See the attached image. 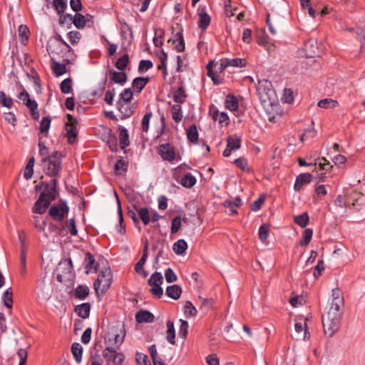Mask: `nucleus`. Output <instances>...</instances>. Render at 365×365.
I'll list each match as a JSON object with an SVG mask.
<instances>
[{
    "label": "nucleus",
    "mask_w": 365,
    "mask_h": 365,
    "mask_svg": "<svg viewBox=\"0 0 365 365\" xmlns=\"http://www.w3.org/2000/svg\"><path fill=\"white\" fill-rule=\"evenodd\" d=\"M343 313L344 307H336L331 305L327 313L322 315L324 333L327 337L333 336L339 329Z\"/></svg>",
    "instance_id": "f257e3e1"
},
{
    "label": "nucleus",
    "mask_w": 365,
    "mask_h": 365,
    "mask_svg": "<svg viewBox=\"0 0 365 365\" xmlns=\"http://www.w3.org/2000/svg\"><path fill=\"white\" fill-rule=\"evenodd\" d=\"M58 180L55 178L51 180L49 183H42L43 191L39 196L38 200L35 202L34 212L38 214H43L54 200L58 192L57 191Z\"/></svg>",
    "instance_id": "f03ea898"
},
{
    "label": "nucleus",
    "mask_w": 365,
    "mask_h": 365,
    "mask_svg": "<svg viewBox=\"0 0 365 365\" xmlns=\"http://www.w3.org/2000/svg\"><path fill=\"white\" fill-rule=\"evenodd\" d=\"M46 50L48 53L61 56L63 61L70 63L69 55L73 52L71 46L63 40L61 35L57 34L54 40H49L46 45Z\"/></svg>",
    "instance_id": "7ed1b4c3"
},
{
    "label": "nucleus",
    "mask_w": 365,
    "mask_h": 365,
    "mask_svg": "<svg viewBox=\"0 0 365 365\" xmlns=\"http://www.w3.org/2000/svg\"><path fill=\"white\" fill-rule=\"evenodd\" d=\"M46 163L45 173L51 177H56L61 169V154L58 151L53 152L51 155L43 158Z\"/></svg>",
    "instance_id": "20e7f679"
},
{
    "label": "nucleus",
    "mask_w": 365,
    "mask_h": 365,
    "mask_svg": "<svg viewBox=\"0 0 365 365\" xmlns=\"http://www.w3.org/2000/svg\"><path fill=\"white\" fill-rule=\"evenodd\" d=\"M113 281V274L110 268H106L101 270L98 276L96 281L94 282V289L98 293L101 289L102 293L106 292Z\"/></svg>",
    "instance_id": "39448f33"
},
{
    "label": "nucleus",
    "mask_w": 365,
    "mask_h": 365,
    "mask_svg": "<svg viewBox=\"0 0 365 365\" xmlns=\"http://www.w3.org/2000/svg\"><path fill=\"white\" fill-rule=\"evenodd\" d=\"M125 336V330L124 325L122 324L118 327H113L111 331L108 334V342L110 343V346L119 349L123 342Z\"/></svg>",
    "instance_id": "423d86ee"
},
{
    "label": "nucleus",
    "mask_w": 365,
    "mask_h": 365,
    "mask_svg": "<svg viewBox=\"0 0 365 365\" xmlns=\"http://www.w3.org/2000/svg\"><path fill=\"white\" fill-rule=\"evenodd\" d=\"M163 282V275L158 272L153 273L148 281V284L152 287L150 289V293L158 299H160L163 294V290L161 287Z\"/></svg>",
    "instance_id": "0eeeda50"
},
{
    "label": "nucleus",
    "mask_w": 365,
    "mask_h": 365,
    "mask_svg": "<svg viewBox=\"0 0 365 365\" xmlns=\"http://www.w3.org/2000/svg\"><path fill=\"white\" fill-rule=\"evenodd\" d=\"M118 349L108 346L103 351V356L107 362L112 361L114 365H121L125 359V356L117 352Z\"/></svg>",
    "instance_id": "6e6552de"
},
{
    "label": "nucleus",
    "mask_w": 365,
    "mask_h": 365,
    "mask_svg": "<svg viewBox=\"0 0 365 365\" xmlns=\"http://www.w3.org/2000/svg\"><path fill=\"white\" fill-rule=\"evenodd\" d=\"M61 269H63L61 273L57 274V279L58 282H63L66 279H69L72 276L71 271L73 270V264L71 259L61 261L58 264V270L61 271Z\"/></svg>",
    "instance_id": "1a4fd4ad"
},
{
    "label": "nucleus",
    "mask_w": 365,
    "mask_h": 365,
    "mask_svg": "<svg viewBox=\"0 0 365 365\" xmlns=\"http://www.w3.org/2000/svg\"><path fill=\"white\" fill-rule=\"evenodd\" d=\"M68 207L66 203H64L63 206L59 205H54L49 209V215L55 221H62L68 212Z\"/></svg>",
    "instance_id": "9d476101"
},
{
    "label": "nucleus",
    "mask_w": 365,
    "mask_h": 365,
    "mask_svg": "<svg viewBox=\"0 0 365 365\" xmlns=\"http://www.w3.org/2000/svg\"><path fill=\"white\" fill-rule=\"evenodd\" d=\"M158 153L164 160L169 162L173 161L176 157L175 149L170 143L160 145Z\"/></svg>",
    "instance_id": "9b49d317"
},
{
    "label": "nucleus",
    "mask_w": 365,
    "mask_h": 365,
    "mask_svg": "<svg viewBox=\"0 0 365 365\" xmlns=\"http://www.w3.org/2000/svg\"><path fill=\"white\" fill-rule=\"evenodd\" d=\"M241 146V139L240 137L230 135L227 138V148L223 151L224 157H229L232 151L239 149Z\"/></svg>",
    "instance_id": "f8f14e48"
},
{
    "label": "nucleus",
    "mask_w": 365,
    "mask_h": 365,
    "mask_svg": "<svg viewBox=\"0 0 365 365\" xmlns=\"http://www.w3.org/2000/svg\"><path fill=\"white\" fill-rule=\"evenodd\" d=\"M24 101L25 105L29 109L32 118L37 120H38L40 115L38 110V103L35 100H32L29 97V94L24 90Z\"/></svg>",
    "instance_id": "ddd939ff"
},
{
    "label": "nucleus",
    "mask_w": 365,
    "mask_h": 365,
    "mask_svg": "<svg viewBox=\"0 0 365 365\" xmlns=\"http://www.w3.org/2000/svg\"><path fill=\"white\" fill-rule=\"evenodd\" d=\"M117 109L121 113L120 118L125 119L130 117L134 113V106H130L123 103L121 100H118L116 102Z\"/></svg>",
    "instance_id": "4468645a"
},
{
    "label": "nucleus",
    "mask_w": 365,
    "mask_h": 365,
    "mask_svg": "<svg viewBox=\"0 0 365 365\" xmlns=\"http://www.w3.org/2000/svg\"><path fill=\"white\" fill-rule=\"evenodd\" d=\"M85 269L86 273L88 274L90 272H96L98 270V264L96 262L94 256L91 252H86L85 257Z\"/></svg>",
    "instance_id": "2eb2a0df"
},
{
    "label": "nucleus",
    "mask_w": 365,
    "mask_h": 365,
    "mask_svg": "<svg viewBox=\"0 0 365 365\" xmlns=\"http://www.w3.org/2000/svg\"><path fill=\"white\" fill-rule=\"evenodd\" d=\"M312 180V175L310 173H305L299 174L297 178L294 185L295 191H299L304 185L310 183Z\"/></svg>",
    "instance_id": "dca6fc26"
},
{
    "label": "nucleus",
    "mask_w": 365,
    "mask_h": 365,
    "mask_svg": "<svg viewBox=\"0 0 365 365\" xmlns=\"http://www.w3.org/2000/svg\"><path fill=\"white\" fill-rule=\"evenodd\" d=\"M199 21H198V27L202 30L205 31L210 24V16L206 12L205 8H202L199 9Z\"/></svg>",
    "instance_id": "f3484780"
},
{
    "label": "nucleus",
    "mask_w": 365,
    "mask_h": 365,
    "mask_svg": "<svg viewBox=\"0 0 365 365\" xmlns=\"http://www.w3.org/2000/svg\"><path fill=\"white\" fill-rule=\"evenodd\" d=\"M65 129L68 138V143L71 145L74 144L77 140L78 135L76 125L74 123H66Z\"/></svg>",
    "instance_id": "a211bd4d"
},
{
    "label": "nucleus",
    "mask_w": 365,
    "mask_h": 365,
    "mask_svg": "<svg viewBox=\"0 0 365 365\" xmlns=\"http://www.w3.org/2000/svg\"><path fill=\"white\" fill-rule=\"evenodd\" d=\"M135 319L138 323H151L154 321V315L148 310H140L135 314Z\"/></svg>",
    "instance_id": "6ab92c4d"
},
{
    "label": "nucleus",
    "mask_w": 365,
    "mask_h": 365,
    "mask_svg": "<svg viewBox=\"0 0 365 365\" xmlns=\"http://www.w3.org/2000/svg\"><path fill=\"white\" fill-rule=\"evenodd\" d=\"M119 131V144L122 150H125L130 145L129 134L128 130L121 126H118Z\"/></svg>",
    "instance_id": "aec40b11"
},
{
    "label": "nucleus",
    "mask_w": 365,
    "mask_h": 365,
    "mask_svg": "<svg viewBox=\"0 0 365 365\" xmlns=\"http://www.w3.org/2000/svg\"><path fill=\"white\" fill-rule=\"evenodd\" d=\"M171 41L178 52H182L185 50V41L182 30L175 34L173 38L169 40V41Z\"/></svg>",
    "instance_id": "412c9836"
},
{
    "label": "nucleus",
    "mask_w": 365,
    "mask_h": 365,
    "mask_svg": "<svg viewBox=\"0 0 365 365\" xmlns=\"http://www.w3.org/2000/svg\"><path fill=\"white\" fill-rule=\"evenodd\" d=\"M149 81L150 78L148 76L137 77L133 79L132 82V87L133 88L135 91L140 93Z\"/></svg>",
    "instance_id": "4be33fe9"
},
{
    "label": "nucleus",
    "mask_w": 365,
    "mask_h": 365,
    "mask_svg": "<svg viewBox=\"0 0 365 365\" xmlns=\"http://www.w3.org/2000/svg\"><path fill=\"white\" fill-rule=\"evenodd\" d=\"M182 294V288L178 284L168 286L166 288L165 294L175 300L178 299Z\"/></svg>",
    "instance_id": "5701e85b"
},
{
    "label": "nucleus",
    "mask_w": 365,
    "mask_h": 365,
    "mask_svg": "<svg viewBox=\"0 0 365 365\" xmlns=\"http://www.w3.org/2000/svg\"><path fill=\"white\" fill-rule=\"evenodd\" d=\"M332 301L331 305L339 307H344V300L341 292L339 288L332 289Z\"/></svg>",
    "instance_id": "b1692460"
},
{
    "label": "nucleus",
    "mask_w": 365,
    "mask_h": 365,
    "mask_svg": "<svg viewBox=\"0 0 365 365\" xmlns=\"http://www.w3.org/2000/svg\"><path fill=\"white\" fill-rule=\"evenodd\" d=\"M167 331H166V339L172 345L175 344V329L174 322L171 320H168L166 322Z\"/></svg>",
    "instance_id": "393cba45"
},
{
    "label": "nucleus",
    "mask_w": 365,
    "mask_h": 365,
    "mask_svg": "<svg viewBox=\"0 0 365 365\" xmlns=\"http://www.w3.org/2000/svg\"><path fill=\"white\" fill-rule=\"evenodd\" d=\"M90 311L91 304L89 303H83L75 307V312L83 319H87L89 317Z\"/></svg>",
    "instance_id": "a878e982"
},
{
    "label": "nucleus",
    "mask_w": 365,
    "mask_h": 365,
    "mask_svg": "<svg viewBox=\"0 0 365 365\" xmlns=\"http://www.w3.org/2000/svg\"><path fill=\"white\" fill-rule=\"evenodd\" d=\"M362 195L360 192L353 191L346 196L344 201V206L349 205L350 204L353 206L359 205L358 202L361 198Z\"/></svg>",
    "instance_id": "bb28decb"
},
{
    "label": "nucleus",
    "mask_w": 365,
    "mask_h": 365,
    "mask_svg": "<svg viewBox=\"0 0 365 365\" xmlns=\"http://www.w3.org/2000/svg\"><path fill=\"white\" fill-rule=\"evenodd\" d=\"M110 73L112 75L111 81L115 83L123 85L128 80L127 74L125 72L110 71Z\"/></svg>",
    "instance_id": "cd10ccee"
},
{
    "label": "nucleus",
    "mask_w": 365,
    "mask_h": 365,
    "mask_svg": "<svg viewBox=\"0 0 365 365\" xmlns=\"http://www.w3.org/2000/svg\"><path fill=\"white\" fill-rule=\"evenodd\" d=\"M89 294V288L86 285H78L74 290V297L80 300H84Z\"/></svg>",
    "instance_id": "c85d7f7f"
},
{
    "label": "nucleus",
    "mask_w": 365,
    "mask_h": 365,
    "mask_svg": "<svg viewBox=\"0 0 365 365\" xmlns=\"http://www.w3.org/2000/svg\"><path fill=\"white\" fill-rule=\"evenodd\" d=\"M51 60L53 61L51 66L52 71L56 76H61L66 73V67L65 64L55 61L53 57L51 58Z\"/></svg>",
    "instance_id": "c756f323"
},
{
    "label": "nucleus",
    "mask_w": 365,
    "mask_h": 365,
    "mask_svg": "<svg viewBox=\"0 0 365 365\" xmlns=\"http://www.w3.org/2000/svg\"><path fill=\"white\" fill-rule=\"evenodd\" d=\"M71 352L76 362L80 363L82 360V346L78 342L73 343L71 345Z\"/></svg>",
    "instance_id": "7c9ffc66"
},
{
    "label": "nucleus",
    "mask_w": 365,
    "mask_h": 365,
    "mask_svg": "<svg viewBox=\"0 0 365 365\" xmlns=\"http://www.w3.org/2000/svg\"><path fill=\"white\" fill-rule=\"evenodd\" d=\"M195 183L196 178L191 173L185 174L180 180V184L186 188L192 187Z\"/></svg>",
    "instance_id": "2f4dec72"
},
{
    "label": "nucleus",
    "mask_w": 365,
    "mask_h": 365,
    "mask_svg": "<svg viewBox=\"0 0 365 365\" xmlns=\"http://www.w3.org/2000/svg\"><path fill=\"white\" fill-rule=\"evenodd\" d=\"M198 131L197 129V126L193 124L190 125L187 130V137L190 142L192 143H197L198 140Z\"/></svg>",
    "instance_id": "473e14b6"
},
{
    "label": "nucleus",
    "mask_w": 365,
    "mask_h": 365,
    "mask_svg": "<svg viewBox=\"0 0 365 365\" xmlns=\"http://www.w3.org/2000/svg\"><path fill=\"white\" fill-rule=\"evenodd\" d=\"M238 106L239 104L237 98L231 94L227 95L225 100V107L230 110H237Z\"/></svg>",
    "instance_id": "72a5a7b5"
},
{
    "label": "nucleus",
    "mask_w": 365,
    "mask_h": 365,
    "mask_svg": "<svg viewBox=\"0 0 365 365\" xmlns=\"http://www.w3.org/2000/svg\"><path fill=\"white\" fill-rule=\"evenodd\" d=\"M187 244L184 240H178L173 245V250L175 254L180 255L185 252Z\"/></svg>",
    "instance_id": "f704fd0d"
},
{
    "label": "nucleus",
    "mask_w": 365,
    "mask_h": 365,
    "mask_svg": "<svg viewBox=\"0 0 365 365\" xmlns=\"http://www.w3.org/2000/svg\"><path fill=\"white\" fill-rule=\"evenodd\" d=\"M72 24L78 29H83L86 24V16L81 14L76 13L73 16Z\"/></svg>",
    "instance_id": "c9c22d12"
},
{
    "label": "nucleus",
    "mask_w": 365,
    "mask_h": 365,
    "mask_svg": "<svg viewBox=\"0 0 365 365\" xmlns=\"http://www.w3.org/2000/svg\"><path fill=\"white\" fill-rule=\"evenodd\" d=\"M309 220V215L307 212L302 213L301 215L294 216V222L300 226L301 227H305Z\"/></svg>",
    "instance_id": "e433bc0d"
},
{
    "label": "nucleus",
    "mask_w": 365,
    "mask_h": 365,
    "mask_svg": "<svg viewBox=\"0 0 365 365\" xmlns=\"http://www.w3.org/2000/svg\"><path fill=\"white\" fill-rule=\"evenodd\" d=\"M129 63V56L128 53L120 57L115 63V66L120 71H123Z\"/></svg>",
    "instance_id": "4c0bfd02"
},
{
    "label": "nucleus",
    "mask_w": 365,
    "mask_h": 365,
    "mask_svg": "<svg viewBox=\"0 0 365 365\" xmlns=\"http://www.w3.org/2000/svg\"><path fill=\"white\" fill-rule=\"evenodd\" d=\"M187 95L185 93V91L182 86H180L178 88V90L175 92L173 100L175 103H183L185 101V98Z\"/></svg>",
    "instance_id": "58836bf2"
},
{
    "label": "nucleus",
    "mask_w": 365,
    "mask_h": 365,
    "mask_svg": "<svg viewBox=\"0 0 365 365\" xmlns=\"http://www.w3.org/2000/svg\"><path fill=\"white\" fill-rule=\"evenodd\" d=\"M198 300L200 302V309L207 312L212 307L214 301L212 298H204L202 297H199Z\"/></svg>",
    "instance_id": "ea45409f"
},
{
    "label": "nucleus",
    "mask_w": 365,
    "mask_h": 365,
    "mask_svg": "<svg viewBox=\"0 0 365 365\" xmlns=\"http://www.w3.org/2000/svg\"><path fill=\"white\" fill-rule=\"evenodd\" d=\"M128 167V162L121 158L118 160L115 164V170L118 174L122 175L127 172Z\"/></svg>",
    "instance_id": "a19ab883"
},
{
    "label": "nucleus",
    "mask_w": 365,
    "mask_h": 365,
    "mask_svg": "<svg viewBox=\"0 0 365 365\" xmlns=\"http://www.w3.org/2000/svg\"><path fill=\"white\" fill-rule=\"evenodd\" d=\"M312 235L313 231L312 229H305L302 233V240L299 242L300 245L302 247L307 246L312 240Z\"/></svg>",
    "instance_id": "79ce46f5"
},
{
    "label": "nucleus",
    "mask_w": 365,
    "mask_h": 365,
    "mask_svg": "<svg viewBox=\"0 0 365 365\" xmlns=\"http://www.w3.org/2000/svg\"><path fill=\"white\" fill-rule=\"evenodd\" d=\"M139 217L145 225H148L150 222V215L147 207H143L138 210Z\"/></svg>",
    "instance_id": "37998d69"
},
{
    "label": "nucleus",
    "mask_w": 365,
    "mask_h": 365,
    "mask_svg": "<svg viewBox=\"0 0 365 365\" xmlns=\"http://www.w3.org/2000/svg\"><path fill=\"white\" fill-rule=\"evenodd\" d=\"M133 98V93L130 88H125L120 94L119 100H121L124 103H130Z\"/></svg>",
    "instance_id": "c03bdc74"
},
{
    "label": "nucleus",
    "mask_w": 365,
    "mask_h": 365,
    "mask_svg": "<svg viewBox=\"0 0 365 365\" xmlns=\"http://www.w3.org/2000/svg\"><path fill=\"white\" fill-rule=\"evenodd\" d=\"M269 225L263 224L259 228V238L262 242H264L269 237Z\"/></svg>",
    "instance_id": "a18cd8bd"
},
{
    "label": "nucleus",
    "mask_w": 365,
    "mask_h": 365,
    "mask_svg": "<svg viewBox=\"0 0 365 365\" xmlns=\"http://www.w3.org/2000/svg\"><path fill=\"white\" fill-rule=\"evenodd\" d=\"M173 119L176 122L179 123L182 120V113L181 106L179 105H174L171 108Z\"/></svg>",
    "instance_id": "49530a36"
},
{
    "label": "nucleus",
    "mask_w": 365,
    "mask_h": 365,
    "mask_svg": "<svg viewBox=\"0 0 365 365\" xmlns=\"http://www.w3.org/2000/svg\"><path fill=\"white\" fill-rule=\"evenodd\" d=\"M53 5L58 14H63L67 8L66 0H53Z\"/></svg>",
    "instance_id": "de8ad7c7"
},
{
    "label": "nucleus",
    "mask_w": 365,
    "mask_h": 365,
    "mask_svg": "<svg viewBox=\"0 0 365 365\" xmlns=\"http://www.w3.org/2000/svg\"><path fill=\"white\" fill-rule=\"evenodd\" d=\"M12 295H13L12 290L11 288H9L4 292L3 296H2V299L4 301L5 306L9 309L12 307V304H13Z\"/></svg>",
    "instance_id": "09e8293b"
},
{
    "label": "nucleus",
    "mask_w": 365,
    "mask_h": 365,
    "mask_svg": "<svg viewBox=\"0 0 365 365\" xmlns=\"http://www.w3.org/2000/svg\"><path fill=\"white\" fill-rule=\"evenodd\" d=\"M318 106L323 108H335L338 103L336 101H334L330 98H325L320 100L318 103Z\"/></svg>",
    "instance_id": "8fccbe9b"
},
{
    "label": "nucleus",
    "mask_w": 365,
    "mask_h": 365,
    "mask_svg": "<svg viewBox=\"0 0 365 365\" xmlns=\"http://www.w3.org/2000/svg\"><path fill=\"white\" fill-rule=\"evenodd\" d=\"M197 309L190 301H187L184 305V313L186 317H195L197 314Z\"/></svg>",
    "instance_id": "3c124183"
},
{
    "label": "nucleus",
    "mask_w": 365,
    "mask_h": 365,
    "mask_svg": "<svg viewBox=\"0 0 365 365\" xmlns=\"http://www.w3.org/2000/svg\"><path fill=\"white\" fill-rule=\"evenodd\" d=\"M59 15L58 21L60 25L66 26L68 28H70L72 24L73 16L69 14H63V13Z\"/></svg>",
    "instance_id": "603ef678"
},
{
    "label": "nucleus",
    "mask_w": 365,
    "mask_h": 365,
    "mask_svg": "<svg viewBox=\"0 0 365 365\" xmlns=\"http://www.w3.org/2000/svg\"><path fill=\"white\" fill-rule=\"evenodd\" d=\"M72 80L70 78L64 79L61 85L60 88L63 93L67 94L72 91Z\"/></svg>",
    "instance_id": "864d4df0"
},
{
    "label": "nucleus",
    "mask_w": 365,
    "mask_h": 365,
    "mask_svg": "<svg viewBox=\"0 0 365 365\" xmlns=\"http://www.w3.org/2000/svg\"><path fill=\"white\" fill-rule=\"evenodd\" d=\"M35 159L34 157L29 159L26 168H24V178L26 179H29L32 177L34 173V165Z\"/></svg>",
    "instance_id": "5fc2aeb1"
},
{
    "label": "nucleus",
    "mask_w": 365,
    "mask_h": 365,
    "mask_svg": "<svg viewBox=\"0 0 365 365\" xmlns=\"http://www.w3.org/2000/svg\"><path fill=\"white\" fill-rule=\"evenodd\" d=\"M180 326L178 331V334L180 337L185 339L188 333V322L183 319H180Z\"/></svg>",
    "instance_id": "6e6d98bb"
},
{
    "label": "nucleus",
    "mask_w": 365,
    "mask_h": 365,
    "mask_svg": "<svg viewBox=\"0 0 365 365\" xmlns=\"http://www.w3.org/2000/svg\"><path fill=\"white\" fill-rule=\"evenodd\" d=\"M51 118L50 116L43 117L40 123L39 130L41 133H47L51 125Z\"/></svg>",
    "instance_id": "4d7b16f0"
},
{
    "label": "nucleus",
    "mask_w": 365,
    "mask_h": 365,
    "mask_svg": "<svg viewBox=\"0 0 365 365\" xmlns=\"http://www.w3.org/2000/svg\"><path fill=\"white\" fill-rule=\"evenodd\" d=\"M0 103L2 106L8 108H11L13 105L12 98L7 97L4 91H0Z\"/></svg>",
    "instance_id": "13d9d810"
},
{
    "label": "nucleus",
    "mask_w": 365,
    "mask_h": 365,
    "mask_svg": "<svg viewBox=\"0 0 365 365\" xmlns=\"http://www.w3.org/2000/svg\"><path fill=\"white\" fill-rule=\"evenodd\" d=\"M224 207L226 208V212L230 215H235L237 214V207L232 204V201L231 200H225L224 202Z\"/></svg>",
    "instance_id": "bf43d9fd"
},
{
    "label": "nucleus",
    "mask_w": 365,
    "mask_h": 365,
    "mask_svg": "<svg viewBox=\"0 0 365 365\" xmlns=\"http://www.w3.org/2000/svg\"><path fill=\"white\" fill-rule=\"evenodd\" d=\"M153 62L150 60H141L138 65V71L144 73L153 67Z\"/></svg>",
    "instance_id": "052dcab7"
},
{
    "label": "nucleus",
    "mask_w": 365,
    "mask_h": 365,
    "mask_svg": "<svg viewBox=\"0 0 365 365\" xmlns=\"http://www.w3.org/2000/svg\"><path fill=\"white\" fill-rule=\"evenodd\" d=\"M228 63L229 66H233V67H243L246 64V61L244 58H227L226 61Z\"/></svg>",
    "instance_id": "680f3d73"
},
{
    "label": "nucleus",
    "mask_w": 365,
    "mask_h": 365,
    "mask_svg": "<svg viewBox=\"0 0 365 365\" xmlns=\"http://www.w3.org/2000/svg\"><path fill=\"white\" fill-rule=\"evenodd\" d=\"M135 360L138 365H151L148 356L140 352L136 353Z\"/></svg>",
    "instance_id": "e2e57ef3"
},
{
    "label": "nucleus",
    "mask_w": 365,
    "mask_h": 365,
    "mask_svg": "<svg viewBox=\"0 0 365 365\" xmlns=\"http://www.w3.org/2000/svg\"><path fill=\"white\" fill-rule=\"evenodd\" d=\"M107 144L112 152H117L118 148V143L117 138L115 135L110 134L108 137V140L107 141Z\"/></svg>",
    "instance_id": "0e129e2a"
},
{
    "label": "nucleus",
    "mask_w": 365,
    "mask_h": 365,
    "mask_svg": "<svg viewBox=\"0 0 365 365\" xmlns=\"http://www.w3.org/2000/svg\"><path fill=\"white\" fill-rule=\"evenodd\" d=\"M226 61L227 58H222L214 64V68L217 73L223 72L225 69L229 66L228 63Z\"/></svg>",
    "instance_id": "69168bd1"
},
{
    "label": "nucleus",
    "mask_w": 365,
    "mask_h": 365,
    "mask_svg": "<svg viewBox=\"0 0 365 365\" xmlns=\"http://www.w3.org/2000/svg\"><path fill=\"white\" fill-rule=\"evenodd\" d=\"M68 37L69 38L71 43L73 45H76L79 42L81 38V34L78 31H72L68 32Z\"/></svg>",
    "instance_id": "338daca9"
},
{
    "label": "nucleus",
    "mask_w": 365,
    "mask_h": 365,
    "mask_svg": "<svg viewBox=\"0 0 365 365\" xmlns=\"http://www.w3.org/2000/svg\"><path fill=\"white\" fill-rule=\"evenodd\" d=\"M165 280L168 283H172L177 280L178 277L172 268H168L165 272Z\"/></svg>",
    "instance_id": "774afa93"
}]
</instances>
